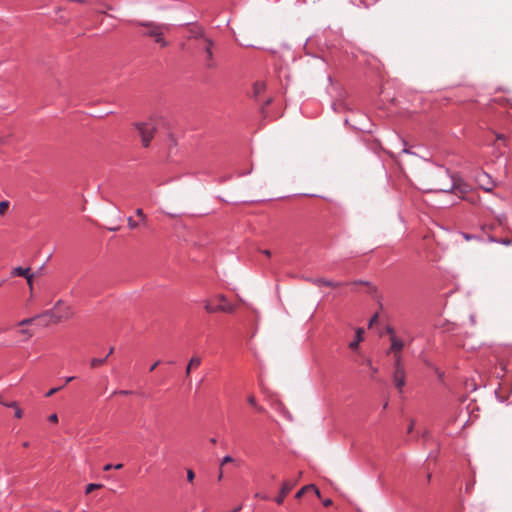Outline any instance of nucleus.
Listing matches in <instances>:
<instances>
[{
	"label": "nucleus",
	"instance_id": "f257e3e1",
	"mask_svg": "<svg viewBox=\"0 0 512 512\" xmlns=\"http://www.w3.org/2000/svg\"><path fill=\"white\" fill-rule=\"evenodd\" d=\"M74 316L73 308L66 301L59 299L53 308L45 310L37 315V318L42 321V326L48 327L50 325H57L61 322L68 321Z\"/></svg>",
	"mask_w": 512,
	"mask_h": 512
},
{
	"label": "nucleus",
	"instance_id": "f03ea898",
	"mask_svg": "<svg viewBox=\"0 0 512 512\" xmlns=\"http://www.w3.org/2000/svg\"><path fill=\"white\" fill-rule=\"evenodd\" d=\"M137 25L144 27V36L151 37L162 47H166L168 42L164 39V32L169 30V26L165 24H156L150 21H137Z\"/></svg>",
	"mask_w": 512,
	"mask_h": 512
},
{
	"label": "nucleus",
	"instance_id": "7ed1b4c3",
	"mask_svg": "<svg viewBox=\"0 0 512 512\" xmlns=\"http://www.w3.org/2000/svg\"><path fill=\"white\" fill-rule=\"evenodd\" d=\"M204 308L208 313H233L235 306L227 302V298L223 294H218L212 299L204 301Z\"/></svg>",
	"mask_w": 512,
	"mask_h": 512
},
{
	"label": "nucleus",
	"instance_id": "20e7f679",
	"mask_svg": "<svg viewBox=\"0 0 512 512\" xmlns=\"http://www.w3.org/2000/svg\"><path fill=\"white\" fill-rule=\"evenodd\" d=\"M439 190L443 192H453L463 199L464 196L470 194L472 187L459 176L453 175L451 176V183L449 185L439 187Z\"/></svg>",
	"mask_w": 512,
	"mask_h": 512
},
{
	"label": "nucleus",
	"instance_id": "39448f33",
	"mask_svg": "<svg viewBox=\"0 0 512 512\" xmlns=\"http://www.w3.org/2000/svg\"><path fill=\"white\" fill-rule=\"evenodd\" d=\"M192 37L200 40L198 47L206 54L205 66L209 69L215 68L216 63L213 56L214 42L211 39L204 37L201 31L195 32Z\"/></svg>",
	"mask_w": 512,
	"mask_h": 512
},
{
	"label": "nucleus",
	"instance_id": "423d86ee",
	"mask_svg": "<svg viewBox=\"0 0 512 512\" xmlns=\"http://www.w3.org/2000/svg\"><path fill=\"white\" fill-rule=\"evenodd\" d=\"M134 126L137 129L139 136L141 137L143 146L148 147L157 129L155 121L150 119L145 122H137L134 124Z\"/></svg>",
	"mask_w": 512,
	"mask_h": 512
},
{
	"label": "nucleus",
	"instance_id": "0eeeda50",
	"mask_svg": "<svg viewBox=\"0 0 512 512\" xmlns=\"http://www.w3.org/2000/svg\"><path fill=\"white\" fill-rule=\"evenodd\" d=\"M476 181L480 188H482L486 192H491L495 187L494 181L491 179L490 175L485 172H481L477 175Z\"/></svg>",
	"mask_w": 512,
	"mask_h": 512
},
{
	"label": "nucleus",
	"instance_id": "6e6552de",
	"mask_svg": "<svg viewBox=\"0 0 512 512\" xmlns=\"http://www.w3.org/2000/svg\"><path fill=\"white\" fill-rule=\"evenodd\" d=\"M406 372L405 368H394L393 383L399 392H402L405 386Z\"/></svg>",
	"mask_w": 512,
	"mask_h": 512
},
{
	"label": "nucleus",
	"instance_id": "1a4fd4ad",
	"mask_svg": "<svg viewBox=\"0 0 512 512\" xmlns=\"http://www.w3.org/2000/svg\"><path fill=\"white\" fill-rule=\"evenodd\" d=\"M295 483H291L289 481H285L280 489L279 495L276 497L275 501L277 504L281 505L285 499V497L290 493L293 489Z\"/></svg>",
	"mask_w": 512,
	"mask_h": 512
},
{
	"label": "nucleus",
	"instance_id": "9d476101",
	"mask_svg": "<svg viewBox=\"0 0 512 512\" xmlns=\"http://www.w3.org/2000/svg\"><path fill=\"white\" fill-rule=\"evenodd\" d=\"M307 280L316 286H327L336 288L343 285V283L341 282H333L325 278H308Z\"/></svg>",
	"mask_w": 512,
	"mask_h": 512
},
{
	"label": "nucleus",
	"instance_id": "9b49d317",
	"mask_svg": "<svg viewBox=\"0 0 512 512\" xmlns=\"http://www.w3.org/2000/svg\"><path fill=\"white\" fill-rule=\"evenodd\" d=\"M391 346L389 348L388 353H401L404 348V342L396 335H391L390 337Z\"/></svg>",
	"mask_w": 512,
	"mask_h": 512
},
{
	"label": "nucleus",
	"instance_id": "f8f14e48",
	"mask_svg": "<svg viewBox=\"0 0 512 512\" xmlns=\"http://www.w3.org/2000/svg\"><path fill=\"white\" fill-rule=\"evenodd\" d=\"M202 363V359L199 356H193L185 369V375L188 377L191 374L192 369L198 368Z\"/></svg>",
	"mask_w": 512,
	"mask_h": 512
},
{
	"label": "nucleus",
	"instance_id": "ddd939ff",
	"mask_svg": "<svg viewBox=\"0 0 512 512\" xmlns=\"http://www.w3.org/2000/svg\"><path fill=\"white\" fill-rule=\"evenodd\" d=\"M363 334H364L363 328L356 329L355 339L349 344L350 349H352V350L358 349L360 342L363 341Z\"/></svg>",
	"mask_w": 512,
	"mask_h": 512
},
{
	"label": "nucleus",
	"instance_id": "4468645a",
	"mask_svg": "<svg viewBox=\"0 0 512 512\" xmlns=\"http://www.w3.org/2000/svg\"><path fill=\"white\" fill-rule=\"evenodd\" d=\"M30 274V268L15 267L11 270L10 275L12 277L19 276L26 278Z\"/></svg>",
	"mask_w": 512,
	"mask_h": 512
},
{
	"label": "nucleus",
	"instance_id": "2eb2a0df",
	"mask_svg": "<svg viewBox=\"0 0 512 512\" xmlns=\"http://www.w3.org/2000/svg\"><path fill=\"white\" fill-rule=\"evenodd\" d=\"M266 85L262 81H256L253 85V95L258 98L261 93L265 90Z\"/></svg>",
	"mask_w": 512,
	"mask_h": 512
},
{
	"label": "nucleus",
	"instance_id": "dca6fc26",
	"mask_svg": "<svg viewBox=\"0 0 512 512\" xmlns=\"http://www.w3.org/2000/svg\"><path fill=\"white\" fill-rule=\"evenodd\" d=\"M107 361V357H104V358H92L90 360V367L95 369V368H98L102 365H104Z\"/></svg>",
	"mask_w": 512,
	"mask_h": 512
},
{
	"label": "nucleus",
	"instance_id": "f3484780",
	"mask_svg": "<svg viewBox=\"0 0 512 512\" xmlns=\"http://www.w3.org/2000/svg\"><path fill=\"white\" fill-rule=\"evenodd\" d=\"M394 356V368H405L401 353H392Z\"/></svg>",
	"mask_w": 512,
	"mask_h": 512
},
{
	"label": "nucleus",
	"instance_id": "a211bd4d",
	"mask_svg": "<svg viewBox=\"0 0 512 512\" xmlns=\"http://www.w3.org/2000/svg\"><path fill=\"white\" fill-rule=\"evenodd\" d=\"M463 200H465L471 204H476L479 200V196L477 194H475L473 191H471L469 195L464 196Z\"/></svg>",
	"mask_w": 512,
	"mask_h": 512
},
{
	"label": "nucleus",
	"instance_id": "6ab92c4d",
	"mask_svg": "<svg viewBox=\"0 0 512 512\" xmlns=\"http://www.w3.org/2000/svg\"><path fill=\"white\" fill-rule=\"evenodd\" d=\"M314 488L313 484H308L302 487L295 495V498L300 499L306 492L310 491V489Z\"/></svg>",
	"mask_w": 512,
	"mask_h": 512
},
{
	"label": "nucleus",
	"instance_id": "aec40b11",
	"mask_svg": "<svg viewBox=\"0 0 512 512\" xmlns=\"http://www.w3.org/2000/svg\"><path fill=\"white\" fill-rule=\"evenodd\" d=\"M9 209V202L8 201H1L0 202V215H5L6 212Z\"/></svg>",
	"mask_w": 512,
	"mask_h": 512
},
{
	"label": "nucleus",
	"instance_id": "412c9836",
	"mask_svg": "<svg viewBox=\"0 0 512 512\" xmlns=\"http://www.w3.org/2000/svg\"><path fill=\"white\" fill-rule=\"evenodd\" d=\"M35 320H40L39 318H37V315L35 317H32V318H26V319H23L22 321L19 322V325L20 326H25V325H30L32 324Z\"/></svg>",
	"mask_w": 512,
	"mask_h": 512
},
{
	"label": "nucleus",
	"instance_id": "4be33fe9",
	"mask_svg": "<svg viewBox=\"0 0 512 512\" xmlns=\"http://www.w3.org/2000/svg\"><path fill=\"white\" fill-rule=\"evenodd\" d=\"M135 213L141 219V221L145 224L147 221V216L143 212V210L141 208H138V209H136Z\"/></svg>",
	"mask_w": 512,
	"mask_h": 512
},
{
	"label": "nucleus",
	"instance_id": "5701e85b",
	"mask_svg": "<svg viewBox=\"0 0 512 512\" xmlns=\"http://www.w3.org/2000/svg\"><path fill=\"white\" fill-rule=\"evenodd\" d=\"M101 487H102L101 484H89L86 487V493L89 494L92 491H94L95 489H98V488H101Z\"/></svg>",
	"mask_w": 512,
	"mask_h": 512
},
{
	"label": "nucleus",
	"instance_id": "b1692460",
	"mask_svg": "<svg viewBox=\"0 0 512 512\" xmlns=\"http://www.w3.org/2000/svg\"><path fill=\"white\" fill-rule=\"evenodd\" d=\"M247 402H248L251 406H253V407H257V404H258V403H257V399H256V397H255L253 394L248 395V397H247Z\"/></svg>",
	"mask_w": 512,
	"mask_h": 512
},
{
	"label": "nucleus",
	"instance_id": "393cba45",
	"mask_svg": "<svg viewBox=\"0 0 512 512\" xmlns=\"http://www.w3.org/2000/svg\"><path fill=\"white\" fill-rule=\"evenodd\" d=\"M127 224L130 229H136L138 227V223L134 221L132 217L127 218Z\"/></svg>",
	"mask_w": 512,
	"mask_h": 512
},
{
	"label": "nucleus",
	"instance_id": "a878e982",
	"mask_svg": "<svg viewBox=\"0 0 512 512\" xmlns=\"http://www.w3.org/2000/svg\"><path fill=\"white\" fill-rule=\"evenodd\" d=\"M234 459L231 456H225L221 460L220 466L223 467V465L233 462Z\"/></svg>",
	"mask_w": 512,
	"mask_h": 512
},
{
	"label": "nucleus",
	"instance_id": "bb28decb",
	"mask_svg": "<svg viewBox=\"0 0 512 512\" xmlns=\"http://www.w3.org/2000/svg\"><path fill=\"white\" fill-rule=\"evenodd\" d=\"M27 284L29 286L30 291L33 290V275L29 274V276L26 277Z\"/></svg>",
	"mask_w": 512,
	"mask_h": 512
},
{
	"label": "nucleus",
	"instance_id": "cd10ccee",
	"mask_svg": "<svg viewBox=\"0 0 512 512\" xmlns=\"http://www.w3.org/2000/svg\"><path fill=\"white\" fill-rule=\"evenodd\" d=\"M194 478H195V473L193 472V470L188 469L187 470V480L189 482H193Z\"/></svg>",
	"mask_w": 512,
	"mask_h": 512
},
{
	"label": "nucleus",
	"instance_id": "c85d7f7f",
	"mask_svg": "<svg viewBox=\"0 0 512 512\" xmlns=\"http://www.w3.org/2000/svg\"><path fill=\"white\" fill-rule=\"evenodd\" d=\"M62 387H57V388H52L50 389L47 393H46V397H51L53 396L56 392H58L59 390H61Z\"/></svg>",
	"mask_w": 512,
	"mask_h": 512
},
{
	"label": "nucleus",
	"instance_id": "c756f323",
	"mask_svg": "<svg viewBox=\"0 0 512 512\" xmlns=\"http://www.w3.org/2000/svg\"><path fill=\"white\" fill-rule=\"evenodd\" d=\"M378 321V314H374L369 321V327H372Z\"/></svg>",
	"mask_w": 512,
	"mask_h": 512
},
{
	"label": "nucleus",
	"instance_id": "7c9ffc66",
	"mask_svg": "<svg viewBox=\"0 0 512 512\" xmlns=\"http://www.w3.org/2000/svg\"><path fill=\"white\" fill-rule=\"evenodd\" d=\"M3 405L6 406V407H12V408H17L18 407V404L15 401H12L10 403L3 402Z\"/></svg>",
	"mask_w": 512,
	"mask_h": 512
},
{
	"label": "nucleus",
	"instance_id": "2f4dec72",
	"mask_svg": "<svg viewBox=\"0 0 512 512\" xmlns=\"http://www.w3.org/2000/svg\"><path fill=\"white\" fill-rule=\"evenodd\" d=\"M3 405L6 406V407H12V408H17L18 407V404L15 401H12L10 403L3 402Z\"/></svg>",
	"mask_w": 512,
	"mask_h": 512
},
{
	"label": "nucleus",
	"instance_id": "473e14b6",
	"mask_svg": "<svg viewBox=\"0 0 512 512\" xmlns=\"http://www.w3.org/2000/svg\"><path fill=\"white\" fill-rule=\"evenodd\" d=\"M20 333L26 335L27 338H30L33 335V333L30 330H28V329H23V330L20 331Z\"/></svg>",
	"mask_w": 512,
	"mask_h": 512
},
{
	"label": "nucleus",
	"instance_id": "72a5a7b5",
	"mask_svg": "<svg viewBox=\"0 0 512 512\" xmlns=\"http://www.w3.org/2000/svg\"><path fill=\"white\" fill-rule=\"evenodd\" d=\"M15 409H16L15 410V417L16 418H22V416H23L22 410L19 407L15 408Z\"/></svg>",
	"mask_w": 512,
	"mask_h": 512
},
{
	"label": "nucleus",
	"instance_id": "f704fd0d",
	"mask_svg": "<svg viewBox=\"0 0 512 512\" xmlns=\"http://www.w3.org/2000/svg\"><path fill=\"white\" fill-rule=\"evenodd\" d=\"M49 421L52 422V423H57L58 422V416L57 414H52L49 416Z\"/></svg>",
	"mask_w": 512,
	"mask_h": 512
},
{
	"label": "nucleus",
	"instance_id": "c9c22d12",
	"mask_svg": "<svg viewBox=\"0 0 512 512\" xmlns=\"http://www.w3.org/2000/svg\"><path fill=\"white\" fill-rule=\"evenodd\" d=\"M323 505H324L325 507H328V506L332 505V500H331V499H326V500H324V501H323Z\"/></svg>",
	"mask_w": 512,
	"mask_h": 512
},
{
	"label": "nucleus",
	"instance_id": "e433bc0d",
	"mask_svg": "<svg viewBox=\"0 0 512 512\" xmlns=\"http://www.w3.org/2000/svg\"><path fill=\"white\" fill-rule=\"evenodd\" d=\"M312 491L315 492V494L320 498L321 497V493L319 491V489L314 485V488L311 489Z\"/></svg>",
	"mask_w": 512,
	"mask_h": 512
},
{
	"label": "nucleus",
	"instance_id": "4c0bfd02",
	"mask_svg": "<svg viewBox=\"0 0 512 512\" xmlns=\"http://www.w3.org/2000/svg\"><path fill=\"white\" fill-rule=\"evenodd\" d=\"M160 364V361H156L151 367H150V372L154 371L155 368Z\"/></svg>",
	"mask_w": 512,
	"mask_h": 512
},
{
	"label": "nucleus",
	"instance_id": "58836bf2",
	"mask_svg": "<svg viewBox=\"0 0 512 512\" xmlns=\"http://www.w3.org/2000/svg\"><path fill=\"white\" fill-rule=\"evenodd\" d=\"M112 468H113V465H112V464H106V465L104 466V468H103V469H104V471H109V470H111Z\"/></svg>",
	"mask_w": 512,
	"mask_h": 512
},
{
	"label": "nucleus",
	"instance_id": "ea45409f",
	"mask_svg": "<svg viewBox=\"0 0 512 512\" xmlns=\"http://www.w3.org/2000/svg\"><path fill=\"white\" fill-rule=\"evenodd\" d=\"M387 333H388L390 336H391V335H395L394 330H393V328H391V327H388V328H387Z\"/></svg>",
	"mask_w": 512,
	"mask_h": 512
},
{
	"label": "nucleus",
	"instance_id": "a19ab883",
	"mask_svg": "<svg viewBox=\"0 0 512 512\" xmlns=\"http://www.w3.org/2000/svg\"><path fill=\"white\" fill-rule=\"evenodd\" d=\"M254 408H255L258 412H264V411H265V409H264L262 406L258 405V404H257V407H254Z\"/></svg>",
	"mask_w": 512,
	"mask_h": 512
},
{
	"label": "nucleus",
	"instance_id": "79ce46f5",
	"mask_svg": "<svg viewBox=\"0 0 512 512\" xmlns=\"http://www.w3.org/2000/svg\"><path fill=\"white\" fill-rule=\"evenodd\" d=\"M223 478V470H222V467L220 466V471H219V475H218V480H222Z\"/></svg>",
	"mask_w": 512,
	"mask_h": 512
},
{
	"label": "nucleus",
	"instance_id": "37998d69",
	"mask_svg": "<svg viewBox=\"0 0 512 512\" xmlns=\"http://www.w3.org/2000/svg\"><path fill=\"white\" fill-rule=\"evenodd\" d=\"M262 253H263L264 255H266L267 257H270V256H271V252H270V250H263V251H262Z\"/></svg>",
	"mask_w": 512,
	"mask_h": 512
},
{
	"label": "nucleus",
	"instance_id": "c03bdc74",
	"mask_svg": "<svg viewBox=\"0 0 512 512\" xmlns=\"http://www.w3.org/2000/svg\"><path fill=\"white\" fill-rule=\"evenodd\" d=\"M117 393L121 394V395H127L130 393V391H127V390H121V391H118Z\"/></svg>",
	"mask_w": 512,
	"mask_h": 512
},
{
	"label": "nucleus",
	"instance_id": "a18cd8bd",
	"mask_svg": "<svg viewBox=\"0 0 512 512\" xmlns=\"http://www.w3.org/2000/svg\"><path fill=\"white\" fill-rule=\"evenodd\" d=\"M74 378H75V377H73V376H71V377H66V379H65V383L67 384V383L71 382L72 380H74Z\"/></svg>",
	"mask_w": 512,
	"mask_h": 512
},
{
	"label": "nucleus",
	"instance_id": "49530a36",
	"mask_svg": "<svg viewBox=\"0 0 512 512\" xmlns=\"http://www.w3.org/2000/svg\"><path fill=\"white\" fill-rule=\"evenodd\" d=\"M497 140H505V136L503 134H498Z\"/></svg>",
	"mask_w": 512,
	"mask_h": 512
},
{
	"label": "nucleus",
	"instance_id": "de8ad7c7",
	"mask_svg": "<svg viewBox=\"0 0 512 512\" xmlns=\"http://www.w3.org/2000/svg\"><path fill=\"white\" fill-rule=\"evenodd\" d=\"M113 352H114V348L111 347L110 350L108 351V354L106 355V357L108 358Z\"/></svg>",
	"mask_w": 512,
	"mask_h": 512
},
{
	"label": "nucleus",
	"instance_id": "09e8293b",
	"mask_svg": "<svg viewBox=\"0 0 512 512\" xmlns=\"http://www.w3.org/2000/svg\"><path fill=\"white\" fill-rule=\"evenodd\" d=\"M122 467H123V465L121 463L113 466V468H115V469H121Z\"/></svg>",
	"mask_w": 512,
	"mask_h": 512
},
{
	"label": "nucleus",
	"instance_id": "8fccbe9b",
	"mask_svg": "<svg viewBox=\"0 0 512 512\" xmlns=\"http://www.w3.org/2000/svg\"><path fill=\"white\" fill-rule=\"evenodd\" d=\"M502 243H504L505 245H509L511 243V240L505 239L502 241Z\"/></svg>",
	"mask_w": 512,
	"mask_h": 512
},
{
	"label": "nucleus",
	"instance_id": "3c124183",
	"mask_svg": "<svg viewBox=\"0 0 512 512\" xmlns=\"http://www.w3.org/2000/svg\"><path fill=\"white\" fill-rule=\"evenodd\" d=\"M370 368H371V371H372L373 373H377V372H378V369H377L376 367H373V366L371 365V366H370Z\"/></svg>",
	"mask_w": 512,
	"mask_h": 512
},
{
	"label": "nucleus",
	"instance_id": "603ef678",
	"mask_svg": "<svg viewBox=\"0 0 512 512\" xmlns=\"http://www.w3.org/2000/svg\"><path fill=\"white\" fill-rule=\"evenodd\" d=\"M464 238H465L466 240H470V239L472 238V236H470L469 234H464Z\"/></svg>",
	"mask_w": 512,
	"mask_h": 512
},
{
	"label": "nucleus",
	"instance_id": "864d4df0",
	"mask_svg": "<svg viewBox=\"0 0 512 512\" xmlns=\"http://www.w3.org/2000/svg\"><path fill=\"white\" fill-rule=\"evenodd\" d=\"M366 365H368L369 367L372 365V364H371V360H370V359H367V360H366Z\"/></svg>",
	"mask_w": 512,
	"mask_h": 512
},
{
	"label": "nucleus",
	"instance_id": "5fc2aeb1",
	"mask_svg": "<svg viewBox=\"0 0 512 512\" xmlns=\"http://www.w3.org/2000/svg\"><path fill=\"white\" fill-rule=\"evenodd\" d=\"M210 442H211L212 444H216V442H217V441H216V439H215V438H211V439H210Z\"/></svg>",
	"mask_w": 512,
	"mask_h": 512
},
{
	"label": "nucleus",
	"instance_id": "6e6d98bb",
	"mask_svg": "<svg viewBox=\"0 0 512 512\" xmlns=\"http://www.w3.org/2000/svg\"><path fill=\"white\" fill-rule=\"evenodd\" d=\"M412 429H413V423H411V425L409 426L408 431L411 432Z\"/></svg>",
	"mask_w": 512,
	"mask_h": 512
},
{
	"label": "nucleus",
	"instance_id": "4d7b16f0",
	"mask_svg": "<svg viewBox=\"0 0 512 512\" xmlns=\"http://www.w3.org/2000/svg\"><path fill=\"white\" fill-rule=\"evenodd\" d=\"M28 446H29V443H28V442H24V443H23V447H25V448H26V447H28Z\"/></svg>",
	"mask_w": 512,
	"mask_h": 512
},
{
	"label": "nucleus",
	"instance_id": "13d9d810",
	"mask_svg": "<svg viewBox=\"0 0 512 512\" xmlns=\"http://www.w3.org/2000/svg\"><path fill=\"white\" fill-rule=\"evenodd\" d=\"M353 284H364V282L359 281V282H354Z\"/></svg>",
	"mask_w": 512,
	"mask_h": 512
},
{
	"label": "nucleus",
	"instance_id": "bf43d9fd",
	"mask_svg": "<svg viewBox=\"0 0 512 512\" xmlns=\"http://www.w3.org/2000/svg\"><path fill=\"white\" fill-rule=\"evenodd\" d=\"M240 510V507H235V509L233 511L237 512Z\"/></svg>",
	"mask_w": 512,
	"mask_h": 512
}]
</instances>
